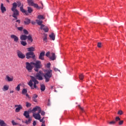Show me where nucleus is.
<instances>
[{"label": "nucleus", "instance_id": "nucleus-1", "mask_svg": "<svg viewBox=\"0 0 126 126\" xmlns=\"http://www.w3.org/2000/svg\"><path fill=\"white\" fill-rule=\"evenodd\" d=\"M53 70H48L47 71L46 73L44 74L42 71H39V72L36 74L35 77L38 80H43V76L45 78V82H49L50 81V78L52 77V75H53Z\"/></svg>", "mask_w": 126, "mask_h": 126}, {"label": "nucleus", "instance_id": "nucleus-2", "mask_svg": "<svg viewBox=\"0 0 126 126\" xmlns=\"http://www.w3.org/2000/svg\"><path fill=\"white\" fill-rule=\"evenodd\" d=\"M31 79L28 83V85L30 86L32 89H34V88H38L36 84H38L39 82L36 80V78L33 76H31Z\"/></svg>", "mask_w": 126, "mask_h": 126}, {"label": "nucleus", "instance_id": "nucleus-3", "mask_svg": "<svg viewBox=\"0 0 126 126\" xmlns=\"http://www.w3.org/2000/svg\"><path fill=\"white\" fill-rule=\"evenodd\" d=\"M32 65L35 67L34 68V70L35 71H39V68H41V67H42V63L40 61H36L35 62H32Z\"/></svg>", "mask_w": 126, "mask_h": 126}, {"label": "nucleus", "instance_id": "nucleus-4", "mask_svg": "<svg viewBox=\"0 0 126 126\" xmlns=\"http://www.w3.org/2000/svg\"><path fill=\"white\" fill-rule=\"evenodd\" d=\"M20 9L23 13H25L26 15H29V13H31L33 11V9H32L31 7H28V11L25 10V9L23 8V5L20 7Z\"/></svg>", "mask_w": 126, "mask_h": 126}, {"label": "nucleus", "instance_id": "nucleus-5", "mask_svg": "<svg viewBox=\"0 0 126 126\" xmlns=\"http://www.w3.org/2000/svg\"><path fill=\"white\" fill-rule=\"evenodd\" d=\"M26 68L29 72H31L32 71V69H33V62H29L26 63Z\"/></svg>", "mask_w": 126, "mask_h": 126}, {"label": "nucleus", "instance_id": "nucleus-6", "mask_svg": "<svg viewBox=\"0 0 126 126\" xmlns=\"http://www.w3.org/2000/svg\"><path fill=\"white\" fill-rule=\"evenodd\" d=\"M26 58L28 59H33L34 60L35 59V55H34V52H28L26 54Z\"/></svg>", "mask_w": 126, "mask_h": 126}, {"label": "nucleus", "instance_id": "nucleus-7", "mask_svg": "<svg viewBox=\"0 0 126 126\" xmlns=\"http://www.w3.org/2000/svg\"><path fill=\"white\" fill-rule=\"evenodd\" d=\"M15 108H16L15 110L16 113H19V112H20V110H22V109H23L22 105H21L20 104L15 105Z\"/></svg>", "mask_w": 126, "mask_h": 126}, {"label": "nucleus", "instance_id": "nucleus-8", "mask_svg": "<svg viewBox=\"0 0 126 126\" xmlns=\"http://www.w3.org/2000/svg\"><path fill=\"white\" fill-rule=\"evenodd\" d=\"M37 111H38V113H41V107L39 106H35L32 110V112L33 113V114H34V113H36L35 112Z\"/></svg>", "mask_w": 126, "mask_h": 126}, {"label": "nucleus", "instance_id": "nucleus-9", "mask_svg": "<svg viewBox=\"0 0 126 126\" xmlns=\"http://www.w3.org/2000/svg\"><path fill=\"white\" fill-rule=\"evenodd\" d=\"M13 12V14L12 15L13 17L15 18V19H17V16L19 15V12L18 11V10H14L13 11H12Z\"/></svg>", "mask_w": 126, "mask_h": 126}, {"label": "nucleus", "instance_id": "nucleus-10", "mask_svg": "<svg viewBox=\"0 0 126 126\" xmlns=\"http://www.w3.org/2000/svg\"><path fill=\"white\" fill-rule=\"evenodd\" d=\"M32 117H33L35 120H40L41 119V115L39 112L37 113H33L32 114Z\"/></svg>", "mask_w": 126, "mask_h": 126}, {"label": "nucleus", "instance_id": "nucleus-11", "mask_svg": "<svg viewBox=\"0 0 126 126\" xmlns=\"http://www.w3.org/2000/svg\"><path fill=\"white\" fill-rule=\"evenodd\" d=\"M17 56L20 59H24L25 58V55L23 54L22 52L20 51H18L17 52Z\"/></svg>", "mask_w": 126, "mask_h": 126}, {"label": "nucleus", "instance_id": "nucleus-12", "mask_svg": "<svg viewBox=\"0 0 126 126\" xmlns=\"http://www.w3.org/2000/svg\"><path fill=\"white\" fill-rule=\"evenodd\" d=\"M5 80L8 81V82H11L13 81V76H10L9 77V76L6 75L5 77Z\"/></svg>", "mask_w": 126, "mask_h": 126}, {"label": "nucleus", "instance_id": "nucleus-13", "mask_svg": "<svg viewBox=\"0 0 126 126\" xmlns=\"http://www.w3.org/2000/svg\"><path fill=\"white\" fill-rule=\"evenodd\" d=\"M40 29L41 30H43V31H44V32H48V31H49V28H47V26H46L44 25H42L40 26Z\"/></svg>", "mask_w": 126, "mask_h": 126}, {"label": "nucleus", "instance_id": "nucleus-14", "mask_svg": "<svg viewBox=\"0 0 126 126\" xmlns=\"http://www.w3.org/2000/svg\"><path fill=\"white\" fill-rule=\"evenodd\" d=\"M10 37L11 39H13L14 42L16 43H17L18 42V40H19V38L17 37V36L14 34H11Z\"/></svg>", "mask_w": 126, "mask_h": 126}, {"label": "nucleus", "instance_id": "nucleus-15", "mask_svg": "<svg viewBox=\"0 0 126 126\" xmlns=\"http://www.w3.org/2000/svg\"><path fill=\"white\" fill-rule=\"evenodd\" d=\"M0 8L2 13H4L6 11V8L4 7L2 3H1Z\"/></svg>", "mask_w": 126, "mask_h": 126}, {"label": "nucleus", "instance_id": "nucleus-16", "mask_svg": "<svg viewBox=\"0 0 126 126\" xmlns=\"http://www.w3.org/2000/svg\"><path fill=\"white\" fill-rule=\"evenodd\" d=\"M49 58L51 61H55V60L57 59V57H56V54L54 53H52L51 54V56L49 57Z\"/></svg>", "mask_w": 126, "mask_h": 126}, {"label": "nucleus", "instance_id": "nucleus-17", "mask_svg": "<svg viewBox=\"0 0 126 126\" xmlns=\"http://www.w3.org/2000/svg\"><path fill=\"white\" fill-rule=\"evenodd\" d=\"M44 56H45V51H43L41 52L39 56V60H42V61H44Z\"/></svg>", "mask_w": 126, "mask_h": 126}, {"label": "nucleus", "instance_id": "nucleus-18", "mask_svg": "<svg viewBox=\"0 0 126 126\" xmlns=\"http://www.w3.org/2000/svg\"><path fill=\"white\" fill-rule=\"evenodd\" d=\"M23 116L26 118V119H29L30 115H29V111H24Z\"/></svg>", "mask_w": 126, "mask_h": 126}, {"label": "nucleus", "instance_id": "nucleus-19", "mask_svg": "<svg viewBox=\"0 0 126 126\" xmlns=\"http://www.w3.org/2000/svg\"><path fill=\"white\" fill-rule=\"evenodd\" d=\"M20 39L21 41H25L26 40H27V36L25 34L21 35Z\"/></svg>", "mask_w": 126, "mask_h": 126}, {"label": "nucleus", "instance_id": "nucleus-20", "mask_svg": "<svg viewBox=\"0 0 126 126\" xmlns=\"http://www.w3.org/2000/svg\"><path fill=\"white\" fill-rule=\"evenodd\" d=\"M24 22L25 25H28L30 23H31V21L28 18H26Z\"/></svg>", "mask_w": 126, "mask_h": 126}, {"label": "nucleus", "instance_id": "nucleus-21", "mask_svg": "<svg viewBox=\"0 0 126 126\" xmlns=\"http://www.w3.org/2000/svg\"><path fill=\"white\" fill-rule=\"evenodd\" d=\"M32 121V118H29L28 120H26L25 123V124H26V125H30V124H31Z\"/></svg>", "mask_w": 126, "mask_h": 126}, {"label": "nucleus", "instance_id": "nucleus-22", "mask_svg": "<svg viewBox=\"0 0 126 126\" xmlns=\"http://www.w3.org/2000/svg\"><path fill=\"white\" fill-rule=\"evenodd\" d=\"M16 7H17V3H16V2H14L13 3V7L11 8V10L13 11V10H17Z\"/></svg>", "mask_w": 126, "mask_h": 126}, {"label": "nucleus", "instance_id": "nucleus-23", "mask_svg": "<svg viewBox=\"0 0 126 126\" xmlns=\"http://www.w3.org/2000/svg\"><path fill=\"white\" fill-rule=\"evenodd\" d=\"M27 50H28V52H34V51H35V47H31L28 48Z\"/></svg>", "mask_w": 126, "mask_h": 126}, {"label": "nucleus", "instance_id": "nucleus-24", "mask_svg": "<svg viewBox=\"0 0 126 126\" xmlns=\"http://www.w3.org/2000/svg\"><path fill=\"white\" fill-rule=\"evenodd\" d=\"M37 97H38V95L37 94H34L32 97V100L35 103H37V102H38V100L36 99V98H37Z\"/></svg>", "mask_w": 126, "mask_h": 126}, {"label": "nucleus", "instance_id": "nucleus-25", "mask_svg": "<svg viewBox=\"0 0 126 126\" xmlns=\"http://www.w3.org/2000/svg\"><path fill=\"white\" fill-rule=\"evenodd\" d=\"M28 3L29 5H30L31 6H32L34 3V1H33V0H28Z\"/></svg>", "mask_w": 126, "mask_h": 126}, {"label": "nucleus", "instance_id": "nucleus-26", "mask_svg": "<svg viewBox=\"0 0 126 126\" xmlns=\"http://www.w3.org/2000/svg\"><path fill=\"white\" fill-rule=\"evenodd\" d=\"M35 21L38 25H40V26L43 25V24H42L43 23V21L40 20H36Z\"/></svg>", "mask_w": 126, "mask_h": 126}, {"label": "nucleus", "instance_id": "nucleus-27", "mask_svg": "<svg viewBox=\"0 0 126 126\" xmlns=\"http://www.w3.org/2000/svg\"><path fill=\"white\" fill-rule=\"evenodd\" d=\"M9 88V86L8 85H4L2 88L3 91H7Z\"/></svg>", "mask_w": 126, "mask_h": 126}, {"label": "nucleus", "instance_id": "nucleus-28", "mask_svg": "<svg viewBox=\"0 0 126 126\" xmlns=\"http://www.w3.org/2000/svg\"><path fill=\"white\" fill-rule=\"evenodd\" d=\"M0 126H6V124L3 120L0 119Z\"/></svg>", "mask_w": 126, "mask_h": 126}, {"label": "nucleus", "instance_id": "nucleus-29", "mask_svg": "<svg viewBox=\"0 0 126 126\" xmlns=\"http://www.w3.org/2000/svg\"><path fill=\"white\" fill-rule=\"evenodd\" d=\"M50 38L52 39L53 41H55V35L54 33H51V34L49 35Z\"/></svg>", "mask_w": 126, "mask_h": 126}, {"label": "nucleus", "instance_id": "nucleus-30", "mask_svg": "<svg viewBox=\"0 0 126 126\" xmlns=\"http://www.w3.org/2000/svg\"><path fill=\"white\" fill-rule=\"evenodd\" d=\"M20 86H21V84H18L17 87L15 88V90L16 91H20Z\"/></svg>", "mask_w": 126, "mask_h": 126}, {"label": "nucleus", "instance_id": "nucleus-31", "mask_svg": "<svg viewBox=\"0 0 126 126\" xmlns=\"http://www.w3.org/2000/svg\"><path fill=\"white\" fill-rule=\"evenodd\" d=\"M27 39L29 41H31V42H33V39H32V36L31 35H29L27 36Z\"/></svg>", "mask_w": 126, "mask_h": 126}, {"label": "nucleus", "instance_id": "nucleus-32", "mask_svg": "<svg viewBox=\"0 0 126 126\" xmlns=\"http://www.w3.org/2000/svg\"><path fill=\"white\" fill-rule=\"evenodd\" d=\"M40 87L41 91H45V89H46V88L44 85H41Z\"/></svg>", "mask_w": 126, "mask_h": 126}, {"label": "nucleus", "instance_id": "nucleus-33", "mask_svg": "<svg viewBox=\"0 0 126 126\" xmlns=\"http://www.w3.org/2000/svg\"><path fill=\"white\" fill-rule=\"evenodd\" d=\"M22 93L23 95H25V94H27V90L26 89H23Z\"/></svg>", "mask_w": 126, "mask_h": 126}, {"label": "nucleus", "instance_id": "nucleus-34", "mask_svg": "<svg viewBox=\"0 0 126 126\" xmlns=\"http://www.w3.org/2000/svg\"><path fill=\"white\" fill-rule=\"evenodd\" d=\"M38 19L41 20V19H45V17H44V16L42 15H39L37 16Z\"/></svg>", "mask_w": 126, "mask_h": 126}, {"label": "nucleus", "instance_id": "nucleus-35", "mask_svg": "<svg viewBox=\"0 0 126 126\" xmlns=\"http://www.w3.org/2000/svg\"><path fill=\"white\" fill-rule=\"evenodd\" d=\"M21 44L22 45V46H26V45H27V42H26V41L22 40V41H21Z\"/></svg>", "mask_w": 126, "mask_h": 126}, {"label": "nucleus", "instance_id": "nucleus-36", "mask_svg": "<svg viewBox=\"0 0 126 126\" xmlns=\"http://www.w3.org/2000/svg\"><path fill=\"white\" fill-rule=\"evenodd\" d=\"M109 125H110L111 126H113L114 125L116 124V121H111L108 122Z\"/></svg>", "mask_w": 126, "mask_h": 126}, {"label": "nucleus", "instance_id": "nucleus-37", "mask_svg": "<svg viewBox=\"0 0 126 126\" xmlns=\"http://www.w3.org/2000/svg\"><path fill=\"white\" fill-rule=\"evenodd\" d=\"M11 124H12L13 126H17V125H18V123H15V122H14V120H12L11 121Z\"/></svg>", "mask_w": 126, "mask_h": 126}, {"label": "nucleus", "instance_id": "nucleus-38", "mask_svg": "<svg viewBox=\"0 0 126 126\" xmlns=\"http://www.w3.org/2000/svg\"><path fill=\"white\" fill-rule=\"evenodd\" d=\"M83 77H84V76L82 74H80L79 76V78L81 80H82L83 79Z\"/></svg>", "mask_w": 126, "mask_h": 126}, {"label": "nucleus", "instance_id": "nucleus-39", "mask_svg": "<svg viewBox=\"0 0 126 126\" xmlns=\"http://www.w3.org/2000/svg\"><path fill=\"white\" fill-rule=\"evenodd\" d=\"M32 6L35 7L36 8H39V6L38 5V4L34 3H33Z\"/></svg>", "mask_w": 126, "mask_h": 126}, {"label": "nucleus", "instance_id": "nucleus-40", "mask_svg": "<svg viewBox=\"0 0 126 126\" xmlns=\"http://www.w3.org/2000/svg\"><path fill=\"white\" fill-rule=\"evenodd\" d=\"M23 32L26 35H28V34H29V32H28V31L26 30H24Z\"/></svg>", "mask_w": 126, "mask_h": 126}, {"label": "nucleus", "instance_id": "nucleus-41", "mask_svg": "<svg viewBox=\"0 0 126 126\" xmlns=\"http://www.w3.org/2000/svg\"><path fill=\"white\" fill-rule=\"evenodd\" d=\"M26 107L27 108H29V107H31V103L27 102H26Z\"/></svg>", "mask_w": 126, "mask_h": 126}, {"label": "nucleus", "instance_id": "nucleus-42", "mask_svg": "<svg viewBox=\"0 0 126 126\" xmlns=\"http://www.w3.org/2000/svg\"><path fill=\"white\" fill-rule=\"evenodd\" d=\"M40 114H41V116H45L46 112H45L44 111H42V109H41V112Z\"/></svg>", "mask_w": 126, "mask_h": 126}, {"label": "nucleus", "instance_id": "nucleus-43", "mask_svg": "<svg viewBox=\"0 0 126 126\" xmlns=\"http://www.w3.org/2000/svg\"><path fill=\"white\" fill-rule=\"evenodd\" d=\"M123 114H124V112H123V111H122V110H119L118 112V115H123Z\"/></svg>", "mask_w": 126, "mask_h": 126}, {"label": "nucleus", "instance_id": "nucleus-44", "mask_svg": "<svg viewBox=\"0 0 126 126\" xmlns=\"http://www.w3.org/2000/svg\"><path fill=\"white\" fill-rule=\"evenodd\" d=\"M44 119H45L44 117H43L41 119H40L39 120V122H40V123H42L43 124H44L45 123V122L43 121H44Z\"/></svg>", "mask_w": 126, "mask_h": 126}, {"label": "nucleus", "instance_id": "nucleus-45", "mask_svg": "<svg viewBox=\"0 0 126 126\" xmlns=\"http://www.w3.org/2000/svg\"><path fill=\"white\" fill-rule=\"evenodd\" d=\"M17 29L19 30V31H22V30H23V27H18Z\"/></svg>", "mask_w": 126, "mask_h": 126}, {"label": "nucleus", "instance_id": "nucleus-46", "mask_svg": "<svg viewBox=\"0 0 126 126\" xmlns=\"http://www.w3.org/2000/svg\"><path fill=\"white\" fill-rule=\"evenodd\" d=\"M97 47L98 48H101V47H102V44L101 43V42H98L97 43Z\"/></svg>", "mask_w": 126, "mask_h": 126}, {"label": "nucleus", "instance_id": "nucleus-47", "mask_svg": "<svg viewBox=\"0 0 126 126\" xmlns=\"http://www.w3.org/2000/svg\"><path fill=\"white\" fill-rule=\"evenodd\" d=\"M115 121L118 122V121H121V119L119 117H116L115 118Z\"/></svg>", "mask_w": 126, "mask_h": 126}, {"label": "nucleus", "instance_id": "nucleus-48", "mask_svg": "<svg viewBox=\"0 0 126 126\" xmlns=\"http://www.w3.org/2000/svg\"><path fill=\"white\" fill-rule=\"evenodd\" d=\"M123 124H124V120L120 121L119 122V126H122V125H123Z\"/></svg>", "mask_w": 126, "mask_h": 126}, {"label": "nucleus", "instance_id": "nucleus-49", "mask_svg": "<svg viewBox=\"0 0 126 126\" xmlns=\"http://www.w3.org/2000/svg\"><path fill=\"white\" fill-rule=\"evenodd\" d=\"M17 6H18V7H20V6H21V2H18V4H17Z\"/></svg>", "mask_w": 126, "mask_h": 126}, {"label": "nucleus", "instance_id": "nucleus-50", "mask_svg": "<svg viewBox=\"0 0 126 126\" xmlns=\"http://www.w3.org/2000/svg\"><path fill=\"white\" fill-rule=\"evenodd\" d=\"M50 52L48 51V52L46 54V57H48V58H49V57H50Z\"/></svg>", "mask_w": 126, "mask_h": 126}, {"label": "nucleus", "instance_id": "nucleus-51", "mask_svg": "<svg viewBox=\"0 0 126 126\" xmlns=\"http://www.w3.org/2000/svg\"><path fill=\"white\" fill-rule=\"evenodd\" d=\"M51 66V63H47V65H46V67L48 68H50V67Z\"/></svg>", "mask_w": 126, "mask_h": 126}, {"label": "nucleus", "instance_id": "nucleus-52", "mask_svg": "<svg viewBox=\"0 0 126 126\" xmlns=\"http://www.w3.org/2000/svg\"><path fill=\"white\" fill-rule=\"evenodd\" d=\"M43 40H44L45 42H47V35L45 34V37L43 38Z\"/></svg>", "mask_w": 126, "mask_h": 126}, {"label": "nucleus", "instance_id": "nucleus-53", "mask_svg": "<svg viewBox=\"0 0 126 126\" xmlns=\"http://www.w3.org/2000/svg\"><path fill=\"white\" fill-rule=\"evenodd\" d=\"M32 125H33V126H36V125H37V122H36V121H34L32 123Z\"/></svg>", "mask_w": 126, "mask_h": 126}, {"label": "nucleus", "instance_id": "nucleus-54", "mask_svg": "<svg viewBox=\"0 0 126 126\" xmlns=\"http://www.w3.org/2000/svg\"><path fill=\"white\" fill-rule=\"evenodd\" d=\"M54 70H55V71H60V70H59V69L57 68H54Z\"/></svg>", "mask_w": 126, "mask_h": 126}, {"label": "nucleus", "instance_id": "nucleus-55", "mask_svg": "<svg viewBox=\"0 0 126 126\" xmlns=\"http://www.w3.org/2000/svg\"><path fill=\"white\" fill-rule=\"evenodd\" d=\"M25 95H26V97H28L29 99H30V97L29 96V94H26Z\"/></svg>", "mask_w": 126, "mask_h": 126}, {"label": "nucleus", "instance_id": "nucleus-56", "mask_svg": "<svg viewBox=\"0 0 126 126\" xmlns=\"http://www.w3.org/2000/svg\"><path fill=\"white\" fill-rule=\"evenodd\" d=\"M16 22H18V23H20V20H17Z\"/></svg>", "mask_w": 126, "mask_h": 126}, {"label": "nucleus", "instance_id": "nucleus-57", "mask_svg": "<svg viewBox=\"0 0 126 126\" xmlns=\"http://www.w3.org/2000/svg\"><path fill=\"white\" fill-rule=\"evenodd\" d=\"M14 92V91H10V93H13Z\"/></svg>", "mask_w": 126, "mask_h": 126}, {"label": "nucleus", "instance_id": "nucleus-58", "mask_svg": "<svg viewBox=\"0 0 126 126\" xmlns=\"http://www.w3.org/2000/svg\"><path fill=\"white\" fill-rule=\"evenodd\" d=\"M32 24H33V25L35 24V22L32 21Z\"/></svg>", "mask_w": 126, "mask_h": 126}, {"label": "nucleus", "instance_id": "nucleus-59", "mask_svg": "<svg viewBox=\"0 0 126 126\" xmlns=\"http://www.w3.org/2000/svg\"><path fill=\"white\" fill-rule=\"evenodd\" d=\"M80 109L82 110L83 111V108L82 107H80Z\"/></svg>", "mask_w": 126, "mask_h": 126}, {"label": "nucleus", "instance_id": "nucleus-60", "mask_svg": "<svg viewBox=\"0 0 126 126\" xmlns=\"http://www.w3.org/2000/svg\"><path fill=\"white\" fill-rule=\"evenodd\" d=\"M41 126H46L45 125V124H43L41 125Z\"/></svg>", "mask_w": 126, "mask_h": 126}, {"label": "nucleus", "instance_id": "nucleus-61", "mask_svg": "<svg viewBox=\"0 0 126 126\" xmlns=\"http://www.w3.org/2000/svg\"><path fill=\"white\" fill-rule=\"evenodd\" d=\"M7 2H9V0H6Z\"/></svg>", "mask_w": 126, "mask_h": 126}, {"label": "nucleus", "instance_id": "nucleus-62", "mask_svg": "<svg viewBox=\"0 0 126 126\" xmlns=\"http://www.w3.org/2000/svg\"><path fill=\"white\" fill-rule=\"evenodd\" d=\"M17 120H19V121H20V119L19 118H17Z\"/></svg>", "mask_w": 126, "mask_h": 126}]
</instances>
